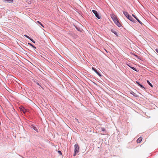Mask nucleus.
<instances>
[{
  "label": "nucleus",
  "instance_id": "f257e3e1",
  "mask_svg": "<svg viewBox=\"0 0 158 158\" xmlns=\"http://www.w3.org/2000/svg\"><path fill=\"white\" fill-rule=\"evenodd\" d=\"M111 17L114 23L118 27H120L122 26V25L119 21L117 16L114 14H112L111 15Z\"/></svg>",
  "mask_w": 158,
  "mask_h": 158
},
{
  "label": "nucleus",
  "instance_id": "9d476101",
  "mask_svg": "<svg viewBox=\"0 0 158 158\" xmlns=\"http://www.w3.org/2000/svg\"><path fill=\"white\" fill-rule=\"evenodd\" d=\"M21 109L22 111L24 113H25L26 112V110L23 107L22 108H21Z\"/></svg>",
  "mask_w": 158,
  "mask_h": 158
},
{
  "label": "nucleus",
  "instance_id": "2eb2a0df",
  "mask_svg": "<svg viewBox=\"0 0 158 158\" xmlns=\"http://www.w3.org/2000/svg\"><path fill=\"white\" fill-rule=\"evenodd\" d=\"M33 129H34V130L35 131L37 132H38V130L35 127L33 126Z\"/></svg>",
  "mask_w": 158,
  "mask_h": 158
},
{
  "label": "nucleus",
  "instance_id": "6ab92c4d",
  "mask_svg": "<svg viewBox=\"0 0 158 158\" xmlns=\"http://www.w3.org/2000/svg\"><path fill=\"white\" fill-rule=\"evenodd\" d=\"M25 36L27 38L30 39V37H29V36L27 35H25Z\"/></svg>",
  "mask_w": 158,
  "mask_h": 158
},
{
  "label": "nucleus",
  "instance_id": "20e7f679",
  "mask_svg": "<svg viewBox=\"0 0 158 158\" xmlns=\"http://www.w3.org/2000/svg\"><path fill=\"white\" fill-rule=\"evenodd\" d=\"M92 12L94 14L95 16L98 19H101V17L98 14V13L97 11L95 10H92Z\"/></svg>",
  "mask_w": 158,
  "mask_h": 158
},
{
  "label": "nucleus",
  "instance_id": "a878e982",
  "mask_svg": "<svg viewBox=\"0 0 158 158\" xmlns=\"http://www.w3.org/2000/svg\"><path fill=\"white\" fill-rule=\"evenodd\" d=\"M102 131H104V129H102Z\"/></svg>",
  "mask_w": 158,
  "mask_h": 158
},
{
  "label": "nucleus",
  "instance_id": "f3484780",
  "mask_svg": "<svg viewBox=\"0 0 158 158\" xmlns=\"http://www.w3.org/2000/svg\"><path fill=\"white\" fill-rule=\"evenodd\" d=\"M58 152L59 154L60 155H62V152H61L60 151H58Z\"/></svg>",
  "mask_w": 158,
  "mask_h": 158
},
{
  "label": "nucleus",
  "instance_id": "393cba45",
  "mask_svg": "<svg viewBox=\"0 0 158 158\" xmlns=\"http://www.w3.org/2000/svg\"><path fill=\"white\" fill-rule=\"evenodd\" d=\"M30 3H31V1H30Z\"/></svg>",
  "mask_w": 158,
  "mask_h": 158
},
{
  "label": "nucleus",
  "instance_id": "9b49d317",
  "mask_svg": "<svg viewBox=\"0 0 158 158\" xmlns=\"http://www.w3.org/2000/svg\"><path fill=\"white\" fill-rule=\"evenodd\" d=\"M127 65L129 66L130 67H131L132 69H133V70H134L135 71H137V70H136V69L135 68L133 67H131V66H130L128 64H127Z\"/></svg>",
  "mask_w": 158,
  "mask_h": 158
},
{
  "label": "nucleus",
  "instance_id": "f03ea898",
  "mask_svg": "<svg viewBox=\"0 0 158 158\" xmlns=\"http://www.w3.org/2000/svg\"><path fill=\"white\" fill-rule=\"evenodd\" d=\"M74 153L73 154V156H75L79 151V148L78 145L77 144H76L74 146Z\"/></svg>",
  "mask_w": 158,
  "mask_h": 158
},
{
  "label": "nucleus",
  "instance_id": "7ed1b4c3",
  "mask_svg": "<svg viewBox=\"0 0 158 158\" xmlns=\"http://www.w3.org/2000/svg\"><path fill=\"white\" fill-rule=\"evenodd\" d=\"M127 18L133 22L135 23L136 22V21L130 15L127 17Z\"/></svg>",
  "mask_w": 158,
  "mask_h": 158
},
{
  "label": "nucleus",
  "instance_id": "4468645a",
  "mask_svg": "<svg viewBox=\"0 0 158 158\" xmlns=\"http://www.w3.org/2000/svg\"><path fill=\"white\" fill-rule=\"evenodd\" d=\"M147 82L148 84L152 87H153V86L150 83L149 81L148 80L147 81Z\"/></svg>",
  "mask_w": 158,
  "mask_h": 158
},
{
  "label": "nucleus",
  "instance_id": "b1692460",
  "mask_svg": "<svg viewBox=\"0 0 158 158\" xmlns=\"http://www.w3.org/2000/svg\"><path fill=\"white\" fill-rule=\"evenodd\" d=\"M32 42H33L34 43H35V42L33 40V41H32Z\"/></svg>",
  "mask_w": 158,
  "mask_h": 158
},
{
  "label": "nucleus",
  "instance_id": "412c9836",
  "mask_svg": "<svg viewBox=\"0 0 158 158\" xmlns=\"http://www.w3.org/2000/svg\"><path fill=\"white\" fill-rule=\"evenodd\" d=\"M156 51L158 53V48L156 49Z\"/></svg>",
  "mask_w": 158,
  "mask_h": 158
},
{
  "label": "nucleus",
  "instance_id": "4be33fe9",
  "mask_svg": "<svg viewBox=\"0 0 158 158\" xmlns=\"http://www.w3.org/2000/svg\"><path fill=\"white\" fill-rule=\"evenodd\" d=\"M29 39L30 40H31V41H33V40L30 37V39Z\"/></svg>",
  "mask_w": 158,
  "mask_h": 158
},
{
  "label": "nucleus",
  "instance_id": "f8f14e48",
  "mask_svg": "<svg viewBox=\"0 0 158 158\" xmlns=\"http://www.w3.org/2000/svg\"><path fill=\"white\" fill-rule=\"evenodd\" d=\"M136 83L138 85H139L140 86V87H142V88H144V87H143V86L142 85H141L140 84H139V82L138 81H136Z\"/></svg>",
  "mask_w": 158,
  "mask_h": 158
},
{
  "label": "nucleus",
  "instance_id": "6e6552de",
  "mask_svg": "<svg viewBox=\"0 0 158 158\" xmlns=\"http://www.w3.org/2000/svg\"><path fill=\"white\" fill-rule=\"evenodd\" d=\"M111 31L114 34H115V35H117V33L113 29H111Z\"/></svg>",
  "mask_w": 158,
  "mask_h": 158
},
{
  "label": "nucleus",
  "instance_id": "39448f33",
  "mask_svg": "<svg viewBox=\"0 0 158 158\" xmlns=\"http://www.w3.org/2000/svg\"><path fill=\"white\" fill-rule=\"evenodd\" d=\"M142 140V137H140L139 138H138L137 140V143H140Z\"/></svg>",
  "mask_w": 158,
  "mask_h": 158
},
{
  "label": "nucleus",
  "instance_id": "423d86ee",
  "mask_svg": "<svg viewBox=\"0 0 158 158\" xmlns=\"http://www.w3.org/2000/svg\"><path fill=\"white\" fill-rule=\"evenodd\" d=\"M123 12L126 17H127L129 15V14L127 12L123 11Z\"/></svg>",
  "mask_w": 158,
  "mask_h": 158
},
{
  "label": "nucleus",
  "instance_id": "5701e85b",
  "mask_svg": "<svg viewBox=\"0 0 158 158\" xmlns=\"http://www.w3.org/2000/svg\"><path fill=\"white\" fill-rule=\"evenodd\" d=\"M75 120H76L78 123H79L78 121V119L77 118H75Z\"/></svg>",
  "mask_w": 158,
  "mask_h": 158
},
{
  "label": "nucleus",
  "instance_id": "dca6fc26",
  "mask_svg": "<svg viewBox=\"0 0 158 158\" xmlns=\"http://www.w3.org/2000/svg\"><path fill=\"white\" fill-rule=\"evenodd\" d=\"M136 19L141 24H142V23L137 18Z\"/></svg>",
  "mask_w": 158,
  "mask_h": 158
},
{
  "label": "nucleus",
  "instance_id": "ddd939ff",
  "mask_svg": "<svg viewBox=\"0 0 158 158\" xmlns=\"http://www.w3.org/2000/svg\"><path fill=\"white\" fill-rule=\"evenodd\" d=\"M28 44L29 45H30V46H31V47H33L35 48H36L35 47V46H34L33 44H31V43H28Z\"/></svg>",
  "mask_w": 158,
  "mask_h": 158
},
{
  "label": "nucleus",
  "instance_id": "1a4fd4ad",
  "mask_svg": "<svg viewBox=\"0 0 158 158\" xmlns=\"http://www.w3.org/2000/svg\"><path fill=\"white\" fill-rule=\"evenodd\" d=\"M37 23H38V24H39L42 27L44 28V26L39 21H37Z\"/></svg>",
  "mask_w": 158,
  "mask_h": 158
},
{
  "label": "nucleus",
  "instance_id": "0eeeda50",
  "mask_svg": "<svg viewBox=\"0 0 158 158\" xmlns=\"http://www.w3.org/2000/svg\"><path fill=\"white\" fill-rule=\"evenodd\" d=\"M92 69L98 75H100L99 73L98 72L97 70L94 67L92 68Z\"/></svg>",
  "mask_w": 158,
  "mask_h": 158
},
{
  "label": "nucleus",
  "instance_id": "aec40b11",
  "mask_svg": "<svg viewBox=\"0 0 158 158\" xmlns=\"http://www.w3.org/2000/svg\"><path fill=\"white\" fill-rule=\"evenodd\" d=\"M11 1V0H10V1H8V2H9V3H12V1Z\"/></svg>",
  "mask_w": 158,
  "mask_h": 158
},
{
  "label": "nucleus",
  "instance_id": "a211bd4d",
  "mask_svg": "<svg viewBox=\"0 0 158 158\" xmlns=\"http://www.w3.org/2000/svg\"><path fill=\"white\" fill-rule=\"evenodd\" d=\"M132 16L135 18V19H136L137 18L135 16V15H134L133 14H132Z\"/></svg>",
  "mask_w": 158,
  "mask_h": 158
}]
</instances>
